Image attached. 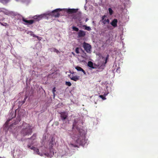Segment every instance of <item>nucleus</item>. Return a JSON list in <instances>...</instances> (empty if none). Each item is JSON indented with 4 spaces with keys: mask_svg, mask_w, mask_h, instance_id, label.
I'll use <instances>...</instances> for the list:
<instances>
[{
    "mask_svg": "<svg viewBox=\"0 0 158 158\" xmlns=\"http://www.w3.org/2000/svg\"><path fill=\"white\" fill-rule=\"evenodd\" d=\"M76 129L79 133L80 136H78V139L76 140V141L77 143H82L85 141V134L83 133V130L81 129H79L76 125V123H73V125L72 129Z\"/></svg>",
    "mask_w": 158,
    "mask_h": 158,
    "instance_id": "f257e3e1",
    "label": "nucleus"
},
{
    "mask_svg": "<svg viewBox=\"0 0 158 158\" xmlns=\"http://www.w3.org/2000/svg\"><path fill=\"white\" fill-rule=\"evenodd\" d=\"M23 125L24 127L21 130V134L24 136L31 135L32 132L31 127L25 123H23Z\"/></svg>",
    "mask_w": 158,
    "mask_h": 158,
    "instance_id": "f03ea898",
    "label": "nucleus"
},
{
    "mask_svg": "<svg viewBox=\"0 0 158 158\" xmlns=\"http://www.w3.org/2000/svg\"><path fill=\"white\" fill-rule=\"evenodd\" d=\"M108 55H107V56L105 60V61L104 62V58L103 57H102V60H99L97 64H94V65L96 66V68H99L103 69L104 67H105V64H106L107 62V59L108 58Z\"/></svg>",
    "mask_w": 158,
    "mask_h": 158,
    "instance_id": "7ed1b4c3",
    "label": "nucleus"
},
{
    "mask_svg": "<svg viewBox=\"0 0 158 158\" xmlns=\"http://www.w3.org/2000/svg\"><path fill=\"white\" fill-rule=\"evenodd\" d=\"M83 47L87 53H90L91 52L92 47L90 44L84 42L83 44Z\"/></svg>",
    "mask_w": 158,
    "mask_h": 158,
    "instance_id": "20e7f679",
    "label": "nucleus"
},
{
    "mask_svg": "<svg viewBox=\"0 0 158 158\" xmlns=\"http://www.w3.org/2000/svg\"><path fill=\"white\" fill-rule=\"evenodd\" d=\"M61 10H62L60 9H57L52 11L50 13V14L55 17H58L60 15L59 12Z\"/></svg>",
    "mask_w": 158,
    "mask_h": 158,
    "instance_id": "39448f33",
    "label": "nucleus"
},
{
    "mask_svg": "<svg viewBox=\"0 0 158 158\" xmlns=\"http://www.w3.org/2000/svg\"><path fill=\"white\" fill-rule=\"evenodd\" d=\"M60 117L62 120H64L67 119L68 117V113L66 112H64L60 113Z\"/></svg>",
    "mask_w": 158,
    "mask_h": 158,
    "instance_id": "423d86ee",
    "label": "nucleus"
},
{
    "mask_svg": "<svg viewBox=\"0 0 158 158\" xmlns=\"http://www.w3.org/2000/svg\"><path fill=\"white\" fill-rule=\"evenodd\" d=\"M101 21H102V23L104 24H105L106 23L109 24L110 23L109 19L106 18V16L105 15H104L102 16Z\"/></svg>",
    "mask_w": 158,
    "mask_h": 158,
    "instance_id": "0eeeda50",
    "label": "nucleus"
},
{
    "mask_svg": "<svg viewBox=\"0 0 158 158\" xmlns=\"http://www.w3.org/2000/svg\"><path fill=\"white\" fill-rule=\"evenodd\" d=\"M78 9H66V11L68 14L75 13L78 11Z\"/></svg>",
    "mask_w": 158,
    "mask_h": 158,
    "instance_id": "6e6552de",
    "label": "nucleus"
},
{
    "mask_svg": "<svg viewBox=\"0 0 158 158\" xmlns=\"http://www.w3.org/2000/svg\"><path fill=\"white\" fill-rule=\"evenodd\" d=\"M69 77L71 80L75 81L79 80L80 78V77L79 76L77 75L73 76L71 75H69Z\"/></svg>",
    "mask_w": 158,
    "mask_h": 158,
    "instance_id": "1a4fd4ad",
    "label": "nucleus"
},
{
    "mask_svg": "<svg viewBox=\"0 0 158 158\" xmlns=\"http://www.w3.org/2000/svg\"><path fill=\"white\" fill-rule=\"evenodd\" d=\"M86 34L85 32L83 30H79L78 33V36L79 38H81L84 37Z\"/></svg>",
    "mask_w": 158,
    "mask_h": 158,
    "instance_id": "9d476101",
    "label": "nucleus"
},
{
    "mask_svg": "<svg viewBox=\"0 0 158 158\" xmlns=\"http://www.w3.org/2000/svg\"><path fill=\"white\" fill-rule=\"evenodd\" d=\"M118 20L116 19H114L110 23L114 27H116Z\"/></svg>",
    "mask_w": 158,
    "mask_h": 158,
    "instance_id": "9b49d317",
    "label": "nucleus"
},
{
    "mask_svg": "<svg viewBox=\"0 0 158 158\" xmlns=\"http://www.w3.org/2000/svg\"><path fill=\"white\" fill-rule=\"evenodd\" d=\"M93 62L91 61H89L88 63V66L89 67L91 68L92 69H95L96 68V66L94 65Z\"/></svg>",
    "mask_w": 158,
    "mask_h": 158,
    "instance_id": "f8f14e48",
    "label": "nucleus"
},
{
    "mask_svg": "<svg viewBox=\"0 0 158 158\" xmlns=\"http://www.w3.org/2000/svg\"><path fill=\"white\" fill-rule=\"evenodd\" d=\"M75 68L77 71H82L84 75H85L86 74V73L85 71L81 67L77 66Z\"/></svg>",
    "mask_w": 158,
    "mask_h": 158,
    "instance_id": "ddd939ff",
    "label": "nucleus"
},
{
    "mask_svg": "<svg viewBox=\"0 0 158 158\" xmlns=\"http://www.w3.org/2000/svg\"><path fill=\"white\" fill-rule=\"evenodd\" d=\"M44 15H36L34 16V19H36L37 20L39 21L43 17Z\"/></svg>",
    "mask_w": 158,
    "mask_h": 158,
    "instance_id": "4468645a",
    "label": "nucleus"
},
{
    "mask_svg": "<svg viewBox=\"0 0 158 158\" xmlns=\"http://www.w3.org/2000/svg\"><path fill=\"white\" fill-rule=\"evenodd\" d=\"M23 21L29 24H32L34 23V20H26L24 18H23Z\"/></svg>",
    "mask_w": 158,
    "mask_h": 158,
    "instance_id": "2eb2a0df",
    "label": "nucleus"
},
{
    "mask_svg": "<svg viewBox=\"0 0 158 158\" xmlns=\"http://www.w3.org/2000/svg\"><path fill=\"white\" fill-rule=\"evenodd\" d=\"M13 115V117L11 119H8L7 120L6 122L5 123V125L6 126H7L8 124H9V121L11 120V119L12 118H13L14 117H15V114H14V113H13L12 114V116Z\"/></svg>",
    "mask_w": 158,
    "mask_h": 158,
    "instance_id": "dca6fc26",
    "label": "nucleus"
},
{
    "mask_svg": "<svg viewBox=\"0 0 158 158\" xmlns=\"http://www.w3.org/2000/svg\"><path fill=\"white\" fill-rule=\"evenodd\" d=\"M72 16V19H77L79 21H80V17H78L77 15H73Z\"/></svg>",
    "mask_w": 158,
    "mask_h": 158,
    "instance_id": "f3484780",
    "label": "nucleus"
},
{
    "mask_svg": "<svg viewBox=\"0 0 158 158\" xmlns=\"http://www.w3.org/2000/svg\"><path fill=\"white\" fill-rule=\"evenodd\" d=\"M34 151L35 153L36 154L39 155L41 156H42V154L40 153L39 150L38 148H36L35 149Z\"/></svg>",
    "mask_w": 158,
    "mask_h": 158,
    "instance_id": "a211bd4d",
    "label": "nucleus"
},
{
    "mask_svg": "<svg viewBox=\"0 0 158 158\" xmlns=\"http://www.w3.org/2000/svg\"><path fill=\"white\" fill-rule=\"evenodd\" d=\"M83 27H85V29L88 31H90L91 30V28L85 25H84L83 26Z\"/></svg>",
    "mask_w": 158,
    "mask_h": 158,
    "instance_id": "6ab92c4d",
    "label": "nucleus"
},
{
    "mask_svg": "<svg viewBox=\"0 0 158 158\" xmlns=\"http://www.w3.org/2000/svg\"><path fill=\"white\" fill-rule=\"evenodd\" d=\"M108 10L109 12V14L110 15H112L113 13V11L112 10L111 8H110L108 9Z\"/></svg>",
    "mask_w": 158,
    "mask_h": 158,
    "instance_id": "aec40b11",
    "label": "nucleus"
},
{
    "mask_svg": "<svg viewBox=\"0 0 158 158\" xmlns=\"http://www.w3.org/2000/svg\"><path fill=\"white\" fill-rule=\"evenodd\" d=\"M72 28L73 29V30L75 31H79V29L74 26H73L72 27Z\"/></svg>",
    "mask_w": 158,
    "mask_h": 158,
    "instance_id": "412c9836",
    "label": "nucleus"
},
{
    "mask_svg": "<svg viewBox=\"0 0 158 158\" xmlns=\"http://www.w3.org/2000/svg\"><path fill=\"white\" fill-rule=\"evenodd\" d=\"M27 147L28 148H29L30 149H31V150H33V151H34V150L35 149V148H36L35 147H34L33 146H32V147H31V146L30 145H28L27 146Z\"/></svg>",
    "mask_w": 158,
    "mask_h": 158,
    "instance_id": "4be33fe9",
    "label": "nucleus"
},
{
    "mask_svg": "<svg viewBox=\"0 0 158 158\" xmlns=\"http://www.w3.org/2000/svg\"><path fill=\"white\" fill-rule=\"evenodd\" d=\"M65 84L66 85H68L69 86H70L72 85L71 82L69 81H66Z\"/></svg>",
    "mask_w": 158,
    "mask_h": 158,
    "instance_id": "5701e85b",
    "label": "nucleus"
},
{
    "mask_svg": "<svg viewBox=\"0 0 158 158\" xmlns=\"http://www.w3.org/2000/svg\"><path fill=\"white\" fill-rule=\"evenodd\" d=\"M75 52L77 53L78 54L79 53V48H77L75 49Z\"/></svg>",
    "mask_w": 158,
    "mask_h": 158,
    "instance_id": "b1692460",
    "label": "nucleus"
},
{
    "mask_svg": "<svg viewBox=\"0 0 158 158\" xmlns=\"http://www.w3.org/2000/svg\"><path fill=\"white\" fill-rule=\"evenodd\" d=\"M99 97L101 98L103 100H105L106 98L105 97V96H104L103 95H99Z\"/></svg>",
    "mask_w": 158,
    "mask_h": 158,
    "instance_id": "393cba45",
    "label": "nucleus"
},
{
    "mask_svg": "<svg viewBox=\"0 0 158 158\" xmlns=\"http://www.w3.org/2000/svg\"><path fill=\"white\" fill-rule=\"evenodd\" d=\"M54 52H56V53H59V51L56 48L54 49Z\"/></svg>",
    "mask_w": 158,
    "mask_h": 158,
    "instance_id": "a878e982",
    "label": "nucleus"
},
{
    "mask_svg": "<svg viewBox=\"0 0 158 158\" xmlns=\"http://www.w3.org/2000/svg\"><path fill=\"white\" fill-rule=\"evenodd\" d=\"M55 89H56V88L54 87V88H53V89H52V92L53 93V94L54 96H55V92L56 91Z\"/></svg>",
    "mask_w": 158,
    "mask_h": 158,
    "instance_id": "bb28decb",
    "label": "nucleus"
},
{
    "mask_svg": "<svg viewBox=\"0 0 158 158\" xmlns=\"http://www.w3.org/2000/svg\"><path fill=\"white\" fill-rule=\"evenodd\" d=\"M36 136L35 135H33L30 138V139H32V138L34 137L33 139H35Z\"/></svg>",
    "mask_w": 158,
    "mask_h": 158,
    "instance_id": "cd10ccee",
    "label": "nucleus"
},
{
    "mask_svg": "<svg viewBox=\"0 0 158 158\" xmlns=\"http://www.w3.org/2000/svg\"><path fill=\"white\" fill-rule=\"evenodd\" d=\"M70 145L71 146H72V147H77V146H76V145H74V144H73V143H71V144H70Z\"/></svg>",
    "mask_w": 158,
    "mask_h": 158,
    "instance_id": "c85d7f7f",
    "label": "nucleus"
},
{
    "mask_svg": "<svg viewBox=\"0 0 158 158\" xmlns=\"http://www.w3.org/2000/svg\"><path fill=\"white\" fill-rule=\"evenodd\" d=\"M27 99V97H26L24 98L23 101V104L25 102V101H26V99Z\"/></svg>",
    "mask_w": 158,
    "mask_h": 158,
    "instance_id": "c756f323",
    "label": "nucleus"
},
{
    "mask_svg": "<svg viewBox=\"0 0 158 158\" xmlns=\"http://www.w3.org/2000/svg\"><path fill=\"white\" fill-rule=\"evenodd\" d=\"M21 120V118H19L18 119V122H19Z\"/></svg>",
    "mask_w": 158,
    "mask_h": 158,
    "instance_id": "7c9ffc66",
    "label": "nucleus"
},
{
    "mask_svg": "<svg viewBox=\"0 0 158 158\" xmlns=\"http://www.w3.org/2000/svg\"><path fill=\"white\" fill-rule=\"evenodd\" d=\"M110 27V25H107V28L109 29Z\"/></svg>",
    "mask_w": 158,
    "mask_h": 158,
    "instance_id": "2f4dec72",
    "label": "nucleus"
},
{
    "mask_svg": "<svg viewBox=\"0 0 158 158\" xmlns=\"http://www.w3.org/2000/svg\"><path fill=\"white\" fill-rule=\"evenodd\" d=\"M16 124V123H13L12 124H11V125H15Z\"/></svg>",
    "mask_w": 158,
    "mask_h": 158,
    "instance_id": "473e14b6",
    "label": "nucleus"
},
{
    "mask_svg": "<svg viewBox=\"0 0 158 158\" xmlns=\"http://www.w3.org/2000/svg\"><path fill=\"white\" fill-rule=\"evenodd\" d=\"M88 20V18H86L85 19V22H87Z\"/></svg>",
    "mask_w": 158,
    "mask_h": 158,
    "instance_id": "72a5a7b5",
    "label": "nucleus"
},
{
    "mask_svg": "<svg viewBox=\"0 0 158 158\" xmlns=\"http://www.w3.org/2000/svg\"><path fill=\"white\" fill-rule=\"evenodd\" d=\"M107 95V94H105L104 95L106 96Z\"/></svg>",
    "mask_w": 158,
    "mask_h": 158,
    "instance_id": "f704fd0d",
    "label": "nucleus"
},
{
    "mask_svg": "<svg viewBox=\"0 0 158 158\" xmlns=\"http://www.w3.org/2000/svg\"><path fill=\"white\" fill-rule=\"evenodd\" d=\"M0 158H2V157H0Z\"/></svg>",
    "mask_w": 158,
    "mask_h": 158,
    "instance_id": "c9c22d12",
    "label": "nucleus"
}]
</instances>
